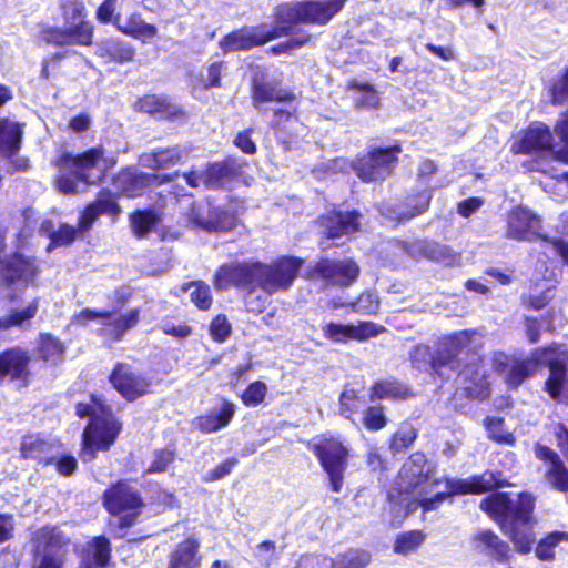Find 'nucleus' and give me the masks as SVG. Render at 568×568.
I'll use <instances>...</instances> for the list:
<instances>
[{
	"mask_svg": "<svg viewBox=\"0 0 568 568\" xmlns=\"http://www.w3.org/2000/svg\"><path fill=\"white\" fill-rule=\"evenodd\" d=\"M480 509L500 526L517 552L531 551L536 541L532 531L535 497L531 494L520 493L511 499L507 493H495L480 501Z\"/></svg>",
	"mask_w": 568,
	"mask_h": 568,
	"instance_id": "obj_1",
	"label": "nucleus"
},
{
	"mask_svg": "<svg viewBox=\"0 0 568 568\" xmlns=\"http://www.w3.org/2000/svg\"><path fill=\"white\" fill-rule=\"evenodd\" d=\"M440 483L433 477L432 465L423 453H415L402 466L393 490L388 494L392 501L406 504L408 509L420 506L424 510H434L438 504L450 497L449 493H434Z\"/></svg>",
	"mask_w": 568,
	"mask_h": 568,
	"instance_id": "obj_2",
	"label": "nucleus"
},
{
	"mask_svg": "<svg viewBox=\"0 0 568 568\" xmlns=\"http://www.w3.org/2000/svg\"><path fill=\"white\" fill-rule=\"evenodd\" d=\"M77 414L90 416V423L83 433L82 459L90 462L95 450H106L116 438L121 425L113 417L111 408L98 396H91L90 403H79Z\"/></svg>",
	"mask_w": 568,
	"mask_h": 568,
	"instance_id": "obj_3",
	"label": "nucleus"
},
{
	"mask_svg": "<svg viewBox=\"0 0 568 568\" xmlns=\"http://www.w3.org/2000/svg\"><path fill=\"white\" fill-rule=\"evenodd\" d=\"M303 261L285 256L271 265L255 262V286L263 290L260 296L255 290L247 293L245 304L248 311L262 312L268 304V296L277 291L287 290L295 280Z\"/></svg>",
	"mask_w": 568,
	"mask_h": 568,
	"instance_id": "obj_4",
	"label": "nucleus"
},
{
	"mask_svg": "<svg viewBox=\"0 0 568 568\" xmlns=\"http://www.w3.org/2000/svg\"><path fill=\"white\" fill-rule=\"evenodd\" d=\"M4 248V234L0 231V253ZM39 274L34 260L20 253L0 256V285L4 297L14 301Z\"/></svg>",
	"mask_w": 568,
	"mask_h": 568,
	"instance_id": "obj_5",
	"label": "nucleus"
},
{
	"mask_svg": "<svg viewBox=\"0 0 568 568\" xmlns=\"http://www.w3.org/2000/svg\"><path fill=\"white\" fill-rule=\"evenodd\" d=\"M505 236L516 241L531 242L542 239L554 253L568 264V243L561 240H548L541 234V221L534 212L524 206L513 209L506 219Z\"/></svg>",
	"mask_w": 568,
	"mask_h": 568,
	"instance_id": "obj_6",
	"label": "nucleus"
},
{
	"mask_svg": "<svg viewBox=\"0 0 568 568\" xmlns=\"http://www.w3.org/2000/svg\"><path fill=\"white\" fill-rule=\"evenodd\" d=\"M346 0H317L297 3H285L277 7V26L286 27L292 23L326 24L338 11ZM291 28L288 27V30Z\"/></svg>",
	"mask_w": 568,
	"mask_h": 568,
	"instance_id": "obj_7",
	"label": "nucleus"
},
{
	"mask_svg": "<svg viewBox=\"0 0 568 568\" xmlns=\"http://www.w3.org/2000/svg\"><path fill=\"white\" fill-rule=\"evenodd\" d=\"M483 343V335L476 329L456 332L445 338L443 346L436 352L433 365L435 367L447 366L452 371H459L462 365L459 355L466 354L468 356L471 354L475 357Z\"/></svg>",
	"mask_w": 568,
	"mask_h": 568,
	"instance_id": "obj_8",
	"label": "nucleus"
},
{
	"mask_svg": "<svg viewBox=\"0 0 568 568\" xmlns=\"http://www.w3.org/2000/svg\"><path fill=\"white\" fill-rule=\"evenodd\" d=\"M55 163L61 165L63 170H74L77 174H81L84 183L90 184L100 181L110 166V162L104 156L101 148L91 149L79 155L61 153L55 159Z\"/></svg>",
	"mask_w": 568,
	"mask_h": 568,
	"instance_id": "obj_9",
	"label": "nucleus"
},
{
	"mask_svg": "<svg viewBox=\"0 0 568 568\" xmlns=\"http://www.w3.org/2000/svg\"><path fill=\"white\" fill-rule=\"evenodd\" d=\"M314 454L328 475L331 487L338 493L343 486L344 471L347 467L348 449L334 438H326L313 446Z\"/></svg>",
	"mask_w": 568,
	"mask_h": 568,
	"instance_id": "obj_10",
	"label": "nucleus"
},
{
	"mask_svg": "<svg viewBox=\"0 0 568 568\" xmlns=\"http://www.w3.org/2000/svg\"><path fill=\"white\" fill-rule=\"evenodd\" d=\"M140 317L138 308L130 310L124 314H118L115 312H97L90 308L82 310L79 314H75L71 323L74 325H84L88 321L99 320L104 325V331L108 335L114 339H120L128 331L133 328Z\"/></svg>",
	"mask_w": 568,
	"mask_h": 568,
	"instance_id": "obj_11",
	"label": "nucleus"
},
{
	"mask_svg": "<svg viewBox=\"0 0 568 568\" xmlns=\"http://www.w3.org/2000/svg\"><path fill=\"white\" fill-rule=\"evenodd\" d=\"M287 33L288 28L283 26H276L272 31H264L263 28H242L223 37L219 45L226 54L233 51L250 50Z\"/></svg>",
	"mask_w": 568,
	"mask_h": 568,
	"instance_id": "obj_12",
	"label": "nucleus"
},
{
	"mask_svg": "<svg viewBox=\"0 0 568 568\" xmlns=\"http://www.w3.org/2000/svg\"><path fill=\"white\" fill-rule=\"evenodd\" d=\"M400 151L399 145H394L388 149L369 152L355 163L354 169L364 181L383 180L392 173L397 154Z\"/></svg>",
	"mask_w": 568,
	"mask_h": 568,
	"instance_id": "obj_13",
	"label": "nucleus"
},
{
	"mask_svg": "<svg viewBox=\"0 0 568 568\" xmlns=\"http://www.w3.org/2000/svg\"><path fill=\"white\" fill-rule=\"evenodd\" d=\"M359 275L358 265L351 258L320 260L310 273V277L326 281L338 286H348Z\"/></svg>",
	"mask_w": 568,
	"mask_h": 568,
	"instance_id": "obj_14",
	"label": "nucleus"
},
{
	"mask_svg": "<svg viewBox=\"0 0 568 568\" xmlns=\"http://www.w3.org/2000/svg\"><path fill=\"white\" fill-rule=\"evenodd\" d=\"M65 27L71 30L79 45H90L93 26L87 20V9L82 0H61L60 3Z\"/></svg>",
	"mask_w": 568,
	"mask_h": 568,
	"instance_id": "obj_15",
	"label": "nucleus"
},
{
	"mask_svg": "<svg viewBox=\"0 0 568 568\" xmlns=\"http://www.w3.org/2000/svg\"><path fill=\"white\" fill-rule=\"evenodd\" d=\"M113 387L128 400L149 393L151 382L128 364H118L110 375Z\"/></svg>",
	"mask_w": 568,
	"mask_h": 568,
	"instance_id": "obj_16",
	"label": "nucleus"
},
{
	"mask_svg": "<svg viewBox=\"0 0 568 568\" xmlns=\"http://www.w3.org/2000/svg\"><path fill=\"white\" fill-rule=\"evenodd\" d=\"M213 282L216 290L255 285V262L224 264L216 271Z\"/></svg>",
	"mask_w": 568,
	"mask_h": 568,
	"instance_id": "obj_17",
	"label": "nucleus"
},
{
	"mask_svg": "<svg viewBox=\"0 0 568 568\" xmlns=\"http://www.w3.org/2000/svg\"><path fill=\"white\" fill-rule=\"evenodd\" d=\"M404 250L414 258H426L446 266L456 264L460 256L447 245L429 240L405 243Z\"/></svg>",
	"mask_w": 568,
	"mask_h": 568,
	"instance_id": "obj_18",
	"label": "nucleus"
},
{
	"mask_svg": "<svg viewBox=\"0 0 568 568\" xmlns=\"http://www.w3.org/2000/svg\"><path fill=\"white\" fill-rule=\"evenodd\" d=\"M536 457L542 460L547 467L545 471L546 483L554 489L568 494V468L559 455L547 446L537 444Z\"/></svg>",
	"mask_w": 568,
	"mask_h": 568,
	"instance_id": "obj_19",
	"label": "nucleus"
},
{
	"mask_svg": "<svg viewBox=\"0 0 568 568\" xmlns=\"http://www.w3.org/2000/svg\"><path fill=\"white\" fill-rule=\"evenodd\" d=\"M510 484L501 478L500 474L493 471H485L479 476H474L469 479L447 480L446 486L452 490V494H481L493 488H500L509 486Z\"/></svg>",
	"mask_w": 568,
	"mask_h": 568,
	"instance_id": "obj_20",
	"label": "nucleus"
},
{
	"mask_svg": "<svg viewBox=\"0 0 568 568\" xmlns=\"http://www.w3.org/2000/svg\"><path fill=\"white\" fill-rule=\"evenodd\" d=\"M104 506L111 514L138 510L142 506L136 490L125 483H119L104 493Z\"/></svg>",
	"mask_w": 568,
	"mask_h": 568,
	"instance_id": "obj_21",
	"label": "nucleus"
},
{
	"mask_svg": "<svg viewBox=\"0 0 568 568\" xmlns=\"http://www.w3.org/2000/svg\"><path fill=\"white\" fill-rule=\"evenodd\" d=\"M552 135L549 128L542 123H532L521 135L514 142L511 151L515 153H531L541 150L551 149Z\"/></svg>",
	"mask_w": 568,
	"mask_h": 568,
	"instance_id": "obj_22",
	"label": "nucleus"
},
{
	"mask_svg": "<svg viewBox=\"0 0 568 568\" xmlns=\"http://www.w3.org/2000/svg\"><path fill=\"white\" fill-rule=\"evenodd\" d=\"M473 549L498 562H506L510 558L509 546L491 530L477 531L471 538Z\"/></svg>",
	"mask_w": 568,
	"mask_h": 568,
	"instance_id": "obj_23",
	"label": "nucleus"
},
{
	"mask_svg": "<svg viewBox=\"0 0 568 568\" xmlns=\"http://www.w3.org/2000/svg\"><path fill=\"white\" fill-rule=\"evenodd\" d=\"M30 357L20 348H11L0 354V379L9 376L12 381L27 384Z\"/></svg>",
	"mask_w": 568,
	"mask_h": 568,
	"instance_id": "obj_24",
	"label": "nucleus"
},
{
	"mask_svg": "<svg viewBox=\"0 0 568 568\" xmlns=\"http://www.w3.org/2000/svg\"><path fill=\"white\" fill-rule=\"evenodd\" d=\"M549 349H542L541 355L547 359ZM551 352H554L551 349ZM549 377L546 382V390L552 398H558L561 393L568 394V353L561 354L560 357L549 358Z\"/></svg>",
	"mask_w": 568,
	"mask_h": 568,
	"instance_id": "obj_25",
	"label": "nucleus"
},
{
	"mask_svg": "<svg viewBox=\"0 0 568 568\" xmlns=\"http://www.w3.org/2000/svg\"><path fill=\"white\" fill-rule=\"evenodd\" d=\"M359 213L352 212H333L322 217V225L328 237H341L356 232L359 227Z\"/></svg>",
	"mask_w": 568,
	"mask_h": 568,
	"instance_id": "obj_26",
	"label": "nucleus"
},
{
	"mask_svg": "<svg viewBox=\"0 0 568 568\" xmlns=\"http://www.w3.org/2000/svg\"><path fill=\"white\" fill-rule=\"evenodd\" d=\"M235 414V405L223 400L219 410H213L206 415L195 418L194 427L204 434L216 433L226 427Z\"/></svg>",
	"mask_w": 568,
	"mask_h": 568,
	"instance_id": "obj_27",
	"label": "nucleus"
},
{
	"mask_svg": "<svg viewBox=\"0 0 568 568\" xmlns=\"http://www.w3.org/2000/svg\"><path fill=\"white\" fill-rule=\"evenodd\" d=\"M21 456L26 459H34L50 464L54 460L55 445L38 435L24 436L20 446Z\"/></svg>",
	"mask_w": 568,
	"mask_h": 568,
	"instance_id": "obj_28",
	"label": "nucleus"
},
{
	"mask_svg": "<svg viewBox=\"0 0 568 568\" xmlns=\"http://www.w3.org/2000/svg\"><path fill=\"white\" fill-rule=\"evenodd\" d=\"M432 194L429 191H423L414 197H409L404 207H390L386 205L381 209V213L390 220L404 221L423 214L429 205Z\"/></svg>",
	"mask_w": 568,
	"mask_h": 568,
	"instance_id": "obj_29",
	"label": "nucleus"
},
{
	"mask_svg": "<svg viewBox=\"0 0 568 568\" xmlns=\"http://www.w3.org/2000/svg\"><path fill=\"white\" fill-rule=\"evenodd\" d=\"M200 544L189 538L176 546L169 556L168 568H201Z\"/></svg>",
	"mask_w": 568,
	"mask_h": 568,
	"instance_id": "obj_30",
	"label": "nucleus"
},
{
	"mask_svg": "<svg viewBox=\"0 0 568 568\" xmlns=\"http://www.w3.org/2000/svg\"><path fill=\"white\" fill-rule=\"evenodd\" d=\"M189 155L185 146H173L156 152L143 154L140 159L143 166L152 170L166 169L184 161Z\"/></svg>",
	"mask_w": 568,
	"mask_h": 568,
	"instance_id": "obj_31",
	"label": "nucleus"
},
{
	"mask_svg": "<svg viewBox=\"0 0 568 568\" xmlns=\"http://www.w3.org/2000/svg\"><path fill=\"white\" fill-rule=\"evenodd\" d=\"M151 179H156V176L139 174L136 171L128 169L118 174L114 185L122 195L136 197L143 194Z\"/></svg>",
	"mask_w": 568,
	"mask_h": 568,
	"instance_id": "obj_32",
	"label": "nucleus"
},
{
	"mask_svg": "<svg viewBox=\"0 0 568 568\" xmlns=\"http://www.w3.org/2000/svg\"><path fill=\"white\" fill-rule=\"evenodd\" d=\"M114 24L124 34H128L142 41L152 39L158 34L156 27L154 24L145 22L142 16L136 12L131 13L126 18L124 24L120 23V14H116L114 17Z\"/></svg>",
	"mask_w": 568,
	"mask_h": 568,
	"instance_id": "obj_33",
	"label": "nucleus"
},
{
	"mask_svg": "<svg viewBox=\"0 0 568 568\" xmlns=\"http://www.w3.org/2000/svg\"><path fill=\"white\" fill-rule=\"evenodd\" d=\"M135 108L149 114L159 115L161 119L176 118L181 111L166 98L148 94L135 102Z\"/></svg>",
	"mask_w": 568,
	"mask_h": 568,
	"instance_id": "obj_34",
	"label": "nucleus"
},
{
	"mask_svg": "<svg viewBox=\"0 0 568 568\" xmlns=\"http://www.w3.org/2000/svg\"><path fill=\"white\" fill-rule=\"evenodd\" d=\"M22 126L9 119L0 120V154L3 156L14 155L21 144Z\"/></svg>",
	"mask_w": 568,
	"mask_h": 568,
	"instance_id": "obj_35",
	"label": "nucleus"
},
{
	"mask_svg": "<svg viewBox=\"0 0 568 568\" xmlns=\"http://www.w3.org/2000/svg\"><path fill=\"white\" fill-rule=\"evenodd\" d=\"M110 558V542L106 538L97 537L88 544L81 568H100L106 565Z\"/></svg>",
	"mask_w": 568,
	"mask_h": 568,
	"instance_id": "obj_36",
	"label": "nucleus"
},
{
	"mask_svg": "<svg viewBox=\"0 0 568 568\" xmlns=\"http://www.w3.org/2000/svg\"><path fill=\"white\" fill-rule=\"evenodd\" d=\"M412 396L408 387L397 381L385 379L376 382L371 389V399L402 400Z\"/></svg>",
	"mask_w": 568,
	"mask_h": 568,
	"instance_id": "obj_37",
	"label": "nucleus"
},
{
	"mask_svg": "<svg viewBox=\"0 0 568 568\" xmlns=\"http://www.w3.org/2000/svg\"><path fill=\"white\" fill-rule=\"evenodd\" d=\"M541 351H536L532 358L514 362L506 373V382L511 386L520 385L526 378L531 376L537 367L538 361H544Z\"/></svg>",
	"mask_w": 568,
	"mask_h": 568,
	"instance_id": "obj_38",
	"label": "nucleus"
},
{
	"mask_svg": "<svg viewBox=\"0 0 568 568\" xmlns=\"http://www.w3.org/2000/svg\"><path fill=\"white\" fill-rule=\"evenodd\" d=\"M57 170L58 175L55 178V187L63 194H75L81 192L90 183H84L81 174H77L74 170H63L61 165L52 162Z\"/></svg>",
	"mask_w": 568,
	"mask_h": 568,
	"instance_id": "obj_39",
	"label": "nucleus"
},
{
	"mask_svg": "<svg viewBox=\"0 0 568 568\" xmlns=\"http://www.w3.org/2000/svg\"><path fill=\"white\" fill-rule=\"evenodd\" d=\"M39 351L44 362L57 365L63 361L65 346L53 335L42 334L40 336Z\"/></svg>",
	"mask_w": 568,
	"mask_h": 568,
	"instance_id": "obj_40",
	"label": "nucleus"
},
{
	"mask_svg": "<svg viewBox=\"0 0 568 568\" xmlns=\"http://www.w3.org/2000/svg\"><path fill=\"white\" fill-rule=\"evenodd\" d=\"M253 104L260 108V104L267 101H290L294 99V94L276 89L268 83L254 82L253 87Z\"/></svg>",
	"mask_w": 568,
	"mask_h": 568,
	"instance_id": "obj_41",
	"label": "nucleus"
},
{
	"mask_svg": "<svg viewBox=\"0 0 568 568\" xmlns=\"http://www.w3.org/2000/svg\"><path fill=\"white\" fill-rule=\"evenodd\" d=\"M234 175V170L226 163H212L205 169V186L216 189L227 183Z\"/></svg>",
	"mask_w": 568,
	"mask_h": 568,
	"instance_id": "obj_42",
	"label": "nucleus"
},
{
	"mask_svg": "<svg viewBox=\"0 0 568 568\" xmlns=\"http://www.w3.org/2000/svg\"><path fill=\"white\" fill-rule=\"evenodd\" d=\"M561 541H568V532H550L542 538L536 547L535 554L539 560L551 561L555 559V548Z\"/></svg>",
	"mask_w": 568,
	"mask_h": 568,
	"instance_id": "obj_43",
	"label": "nucleus"
},
{
	"mask_svg": "<svg viewBox=\"0 0 568 568\" xmlns=\"http://www.w3.org/2000/svg\"><path fill=\"white\" fill-rule=\"evenodd\" d=\"M425 540V535L419 530H410L397 536L394 551L398 555H408L417 550Z\"/></svg>",
	"mask_w": 568,
	"mask_h": 568,
	"instance_id": "obj_44",
	"label": "nucleus"
},
{
	"mask_svg": "<svg viewBox=\"0 0 568 568\" xmlns=\"http://www.w3.org/2000/svg\"><path fill=\"white\" fill-rule=\"evenodd\" d=\"M184 291L190 292L191 301L200 310H209L212 305L213 297L210 286L204 282H191L183 287Z\"/></svg>",
	"mask_w": 568,
	"mask_h": 568,
	"instance_id": "obj_45",
	"label": "nucleus"
},
{
	"mask_svg": "<svg viewBox=\"0 0 568 568\" xmlns=\"http://www.w3.org/2000/svg\"><path fill=\"white\" fill-rule=\"evenodd\" d=\"M371 555L365 550L351 549L333 562V568H365Z\"/></svg>",
	"mask_w": 568,
	"mask_h": 568,
	"instance_id": "obj_46",
	"label": "nucleus"
},
{
	"mask_svg": "<svg viewBox=\"0 0 568 568\" xmlns=\"http://www.w3.org/2000/svg\"><path fill=\"white\" fill-rule=\"evenodd\" d=\"M114 61H132L135 54L133 47L125 41L111 39L103 43L102 48Z\"/></svg>",
	"mask_w": 568,
	"mask_h": 568,
	"instance_id": "obj_47",
	"label": "nucleus"
},
{
	"mask_svg": "<svg viewBox=\"0 0 568 568\" xmlns=\"http://www.w3.org/2000/svg\"><path fill=\"white\" fill-rule=\"evenodd\" d=\"M417 438V430L409 424H402L390 442L393 453L405 452Z\"/></svg>",
	"mask_w": 568,
	"mask_h": 568,
	"instance_id": "obj_48",
	"label": "nucleus"
},
{
	"mask_svg": "<svg viewBox=\"0 0 568 568\" xmlns=\"http://www.w3.org/2000/svg\"><path fill=\"white\" fill-rule=\"evenodd\" d=\"M34 541L38 550L60 547L64 538L57 527H43L36 532Z\"/></svg>",
	"mask_w": 568,
	"mask_h": 568,
	"instance_id": "obj_49",
	"label": "nucleus"
},
{
	"mask_svg": "<svg viewBox=\"0 0 568 568\" xmlns=\"http://www.w3.org/2000/svg\"><path fill=\"white\" fill-rule=\"evenodd\" d=\"M352 89L355 91V105L356 108H376L378 105V94L374 88L368 83H353Z\"/></svg>",
	"mask_w": 568,
	"mask_h": 568,
	"instance_id": "obj_50",
	"label": "nucleus"
},
{
	"mask_svg": "<svg viewBox=\"0 0 568 568\" xmlns=\"http://www.w3.org/2000/svg\"><path fill=\"white\" fill-rule=\"evenodd\" d=\"M280 552L273 541H263L257 545L254 557L262 568H275L277 565Z\"/></svg>",
	"mask_w": 568,
	"mask_h": 568,
	"instance_id": "obj_51",
	"label": "nucleus"
},
{
	"mask_svg": "<svg viewBox=\"0 0 568 568\" xmlns=\"http://www.w3.org/2000/svg\"><path fill=\"white\" fill-rule=\"evenodd\" d=\"M38 311V302L34 300L24 310L13 312L0 318V329H7L11 326L21 325L24 321L34 317Z\"/></svg>",
	"mask_w": 568,
	"mask_h": 568,
	"instance_id": "obj_52",
	"label": "nucleus"
},
{
	"mask_svg": "<svg viewBox=\"0 0 568 568\" xmlns=\"http://www.w3.org/2000/svg\"><path fill=\"white\" fill-rule=\"evenodd\" d=\"M436 357V354L433 355L428 346L418 345L412 352V362L418 369H426L428 366L434 369L437 374L444 375L442 372L446 366H437L433 365V359Z\"/></svg>",
	"mask_w": 568,
	"mask_h": 568,
	"instance_id": "obj_53",
	"label": "nucleus"
},
{
	"mask_svg": "<svg viewBox=\"0 0 568 568\" xmlns=\"http://www.w3.org/2000/svg\"><path fill=\"white\" fill-rule=\"evenodd\" d=\"M71 33L72 32L68 27H65V29L50 28L43 31L42 38L48 43L57 45L78 44L75 37Z\"/></svg>",
	"mask_w": 568,
	"mask_h": 568,
	"instance_id": "obj_54",
	"label": "nucleus"
},
{
	"mask_svg": "<svg viewBox=\"0 0 568 568\" xmlns=\"http://www.w3.org/2000/svg\"><path fill=\"white\" fill-rule=\"evenodd\" d=\"M475 374V378L473 381V384L476 386V387H479V389H476V388H473L470 385H467L465 387V390H467L469 393L470 396H476V397H484L486 396V381L484 378V375H481L479 378H478V382H477V377H478V372L474 369L473 366H467L465 367L464 369L459 371V375L458 377L459 378H463V379H468L470 377H473V375Z\"/></svg>",
	"mask_w": 568,
	"mask_h": 568,
	"instance_id": "obj_55",
	"label": "nucleus"
},
{
	"mask_svg": "<svg viewBox=\"0 0 568 568\" xmlns=\"http://www.w3.org/2000/svg\"><path fill=\"white\" fill-rule=\"evenodd\" d=\"M266 393L267 386L263 382H254L243 393L242 400L246 406H256L264 400Z\"/></svg>",
	"mask_w": 568,
	"mask_h": 568,
	"instance_id": "obj_56",
	"label": "nucleus"
},
{
	"mask_svg": "<svg viewBox=\"0 0 568 568\" xmlns=\"http://www.w3.org/2000/svg\"><path fill=\"white\" fill-rule=\"evenodd\" d=\"M132 227L139 236H145L155 225V216L150 212H136L132 215Z\"/></svg>",
	"mask_w": 568,
	"mask_h": 568,
	"instance_id": "obj_57",
	"label": "nucleus"
},
{
	"mask_svg": "<svg viewBox=\"0 0 568 568\" xmlns=\"http://www.w3.org/2000/svg\"><path fill=\"white\" fill-rule=\"evenodd\" d=\"M355 312L362 314H375L379 308V301L374 292H365L352 304Z\"/></svg>",
	"mask_w": 568,
	"mask_h": 568,
	"instance_id": "obj_58",
	"label": "nucleus"
},
{
	"mask_svg": "<svg viewBox=\"0 0 568 568\" xmlns=\"http://www.w3.org/2000/svg\"><path fill=\"white\" fill-rule=\"evenodd\" d=\"M363 423L369 430H379L387 424L383 407H368L364 413Z\"/></svg>",
	"mask_w": 568,
	"mask_h": 568,
	"instance_id": "obj_59",
	"label": "nucleus"
},
{
	"mask_svg": "<svg viewBox=\"0 0 568 568\" xmlns=\"http://www.w3.org/2000/svg\"><path fill=\"white\" fill-rule=\"evenodd\" d=\"M79 227L75 229L69 224H62L58 231L51 234V244L48 246V251H51L52 246L69 245L77 236Z\"/></svg>",
	"mask_w": 568,
	"mask_h": 568,
	"instance_id": "obj_60",
	"label": "nucleus"
},
{
	"mask_svg": "<svg viewBox=\"0 0 568 568\" xmlns=\"http://www.w3.org/2000/svg\"><path fill=\"white\" fill-rule=\"evenodd\" d=\"M382 327L372 322H359L356 325H351V339L365 341L378 335Z\"/></svg>",
	"mask_w": 568,
	"mask_h": 568,
	"instance_id": "obj_61",
	"label": "nucleus"
},
{
	"mask_svg": "<svg viewBox=\"0 0 568 568\" xmlns=\"http://www.w3.org/2000/svg\"><path fill=\"white\" fill-rule=\"evenodd\" d=\"M211 335L217 342L225 341L231 333V324L224 315H217L211 324Z\"/></svg>",
	"mask_w": 568,
	"mask_h": 568,
	"instance_id": "obj_62",
	"label": "nucleus"
},
{
	"mask_svg": "<svg viewBox=\"0 0 568 568\" xmlns=\"http://www.w3.org/2000/svg\"><path fill=\"white\" fill-rule=\"evenodd\" d=\"M550 92L552 103H562L568 99V71L554 82Z\"/></svg>",
	"mask_w": 568,
	"mask_h": 568,
	"instance_id": "obj_63",
	"label": "nucleus"
},
{
	"mask_svg": "<svg viewBox=\"0 0 568 568\" xmlns=\"http://www.w3.org/2000/svg\"><path fill=\"white\" fill-rule=\"evenodd\" d=\"M556 132L565 142L564 149L556 153L557 159L568 163V113L565 114L562 120L556 125Z\"/></svg>",
	"mask_w": 568,
	"mask_h": 568,
	"instance_id": "obj_64",
	"label": "nucleus"
}]
</instances>
